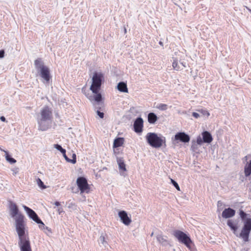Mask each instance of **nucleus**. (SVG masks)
Instances as JSON below:
<instances>
[{
	"label": "nucleus",
	"instance_id": "f257e3e1",
	"mask_svg": "<svg viewBox=\"0 0 251 251\" xmlns=\"http://www.w3.org/2000/svg\"><path fill=\"white\" fill-rule=\"evenodd\" d=\"M15 227L19 236L18 245L21 251H32L29 237L25 235V216L19 215L15 218Z\"/></svg>",
	"mask_w": 251,
	"mask_h": 251
},
{
	"label": "nucleus",
	"instance_id": "f03ea898",
	"mask_svg": "<svg viewBox=\"0 0 251 251\" xmlns=\"http://www.w3.org/2000/svg\"><path fill=\"white\" fill-rule=\"evenodd\" d=\"M34 66L40 76L46 82H49L51 78L50 70L45 65L41 58H38L34 61Z\"/></svg>",
	"mask_w": 251,
	"mask_h": 251
},
{
	"label": "nucleus",
	"instance_id": "7ed1b4c3",
	"mask_svg": "<svg viewBox=\"0 0 251 251\" xmlns=\"http://www.w3.org/2000/svg\"><path fill=\"white\" fill-rule=\"evenodd\" d=\"M148 144L154 148H159L165 143V137L158 136L155 132H149L146 136Z\"/></svg>",
	"mask_w": 251,
	"mask_h": 251
},
{
	"label": "nucleus",
	"instance_id": "20e7f679",
	"mask_svg": "<svg viewBox=\"0 0 251 251\" xmlns=\"http://www.w3.org/2000/svg\"><path fill=\"white\" fill-rule=\"evenodd\" d=\"M104 82V75L101 72L95 71L92 78V84L90 86V90L93 93L100 91L101 85Z\"/></svg>",
	"mask_w": 251,
	"mask_h": 251
},
{
	"label": "nucleus",
	"instance_id": "39448f33",
	"mask_svg": "<svg viewBox=\"0 0 251 251\" xmlns=\"http://www.w3.org/2000/svg\"><path fill=\"white\" fill-rule=\"evenodd\" d=\"M76 183L80 194H88L92 191L91 185L88 184L87 180L85 177H78L76 179Z\"/></svg>",
	"mask_w": 251,
	"mask_h": 251
},
{
	"label": "nucleus",
	"instance_id": "423d86ee",
	"mask_svg": "<svg viewBox=\"0 0 251 251\" xmlns=\"http://www.w3.org/2000/svg\"><path fill=\"white\" fill-rule=\"evenodd\" d=\"M174 235L180 242L184 244L189 249H191L190 245L192 241L190 238L185 233L180 230H176L174 232Z\"/></svg>",
	"mask_w": 251,
	"mask_h": 251
},
{
	"label": "nucleus",
	"instance_id": "0eeeda50",
	"mask_svg": "<svg viewBox=\"0 0 251 251\" xmlns=\"http://www.w3.org/2000/svg\"><path fill=\"white\" fill-rule=\"evenodd\" d=\"M251 230V219L248 218L244 222V226L240 234V237L244 241L247 242L249 240V236Z\"/></svg>",
	"mask_w": 251,
	"mask_h": 251
},
{
	"label": "nucleus",
	"instance_id": "6e6552de",
	"mask_svg": "<svg viewBox=\"0 0 251 251\" xmlns=\"http://www.w3.org/2000/svg\"><path fill=\"white\" fill-rule=\"evenodd\" d=\"M201 136H198L197 143L199 145H201L203 143H210L212 140V136L211 133L207 131H204L201 133Z\"/></svg>",
	"mask_w": 251,
	"mask_h": 251
},
{
	"label": "nucleus",
	"instance_id": "1a4fd4ad",
	"mask_svg": "<svg viewBox=\"0 0 251 251\" xmlns=\"http://www.w3.org/2000/svg\"><path fill=\"white\" fill-rule=\"evenodd\" d=\"M172 140L176 143L182 142L185 144L190 141V137L184 132H179L176 134L174 138H172Z\"/></svg>",
	"mask_w": 251,
	"mask_h": 251
},
{
	"label": "nucleus",
	"instance_id": "9d476101",
	"mask_svg": "<svg viewBox=\"0 0 251 251\" xmlns=\"http://www.w3.org/2000/svg\"><path fill=\"white\" fill-rule=\"evenodd\" d=\"M23 207L24 209L26 212L27 214H28V216L30 217V218L32 219L34 222L37 223L38 224H42V226H45V224L43 223V222L39 219L37 214L34 211H33L31 208H29L28 207L24 205Z\"/></svg>",
	"mask_w": 251,
	"mask_h": 251
},
{
	"label": "nucleus",
	"instance_id": "9b49d317",
	"mask_svg": "<svg viewBox=\"0 0 251 251\" xmlns=\"http://www.w3.org/2000/svg\"><path fill=\"white\" fill-rule=\"evenodd\" d=\"M37 120L38 125V130H39L46 131L51 127V120L37 118Z\"/></svg>",
	"mask_w": 251,
	"mask_h": 251
},
{
	"label": "nucleus",
	"instance_id": "f8f14e48",
	"mask_svg": "<svg viewBox=\"0 0 251 251\" xmlns=\"http://www.w3.org/2000/svg\"><path fill=\"white\" fill-rule=\"evenodd\" d=\"M144 121L142 118L138 117L134 121L133 130L138 134L141 133L143 130Z\"/></svg>",
	"mask_w": 251,
	"mask_h": 251
},
{
	"label": "nucleus",
	"instance_id": "ddd939ff",
	"mask_svg": "<svg viewBox=\"0 0 251 251\" xmlns=\"http://www.w3.org/2000/svg\"><path fill=\"white\" fill-rule=\"evenodd\" d=\"M38 118L51 120L52 118V113L51 108L48 106H45L41 110L40 117Z\"/></svg>",
	"mask_w": 251,
	"mask_h": 251
},
{
	"label": "nucleus",
	"instance_id": "4468645a",
	"mask_svg": "<svg viewBox=\"0 0 251 251\" xmlns=\"http://www.w3.org/2000/svg\"><path fill=\"white\" fill-rule=\"evenodd\" d=\"M9 208L10 212V215L14 219L17 217L19 215H23L19 212V209L16 204L12 201H9Z\"/></svg>",
	"mask_w": 251,
	"mask_h": 251
},
{
	"label": "nucleus",
	"instance_id": "2eb2a0df",
	"mask_svg": "<svg viewBox=\"0 0 251 251\" xmlns=\"http://www.w3.org/2000/svg\"><path fill=\"white\" fill-rule=\"evenodd\" d=\"M118 215L120 218L122 222L126 226H128L131 223V219L128 216L125 211H121L119 212Z\"/></svg>",
	"mask_w": 251,
	"mask_h": 251
},
{
	"label": "nucleus",
	"instance_id": "dca6fc26",
	"mask_svg": "<svg viewBox=\"0 0 251 251\" xmlns=\"http://www.w3.org/2000/svg\"><path fill=\"white\" fill-rule=\"evenodd\" d=\"M246 163L244 173H251V154H248L244 157Z\"/></svg>",
	"mask_w": 251,
	"mask_h": 251
},
{
	"label": "nucleus",
	"instance_id": "f3484780",
	"mask_svg": "<svg viewBox=\"0 0 251 251\" xmlns=\"http://www.w3.org/2000/svg\"><path fill=\"white\" fill-rule=\"evenodd\" d=\"M93 93L94 94V96H90L88 98L90 100H94L95 101L98 103V105H99L100 103L102 100L101 94L100 93V91Z\"/></svg>",
	"mask_w": 251,
	"mask_h": 251
},
{
	"label": "nucleus",
	"instance_id": "a211bd4d",
	"mask_svg": "<svg viewBox=\"0 0 251 251\" xmlns=\"http://www.w3.org/2000/svg\"><path fill=\"white\" fill-rule=\"evenodd\" d=\"M125 142V139L123 137H117L113 142V149L118 148L123 146Z\"/></svg>",
	"mask_w": 251,
	"mask_h": 251
},
{
	"label": "nucleus",
	"instance_id": "6ab92c4d",
	"mask_svg": "<svg viewBox=\"0 0 251 251\" xmlns=\"http://www.w3.org/2000/svg\"><path fill=\"white\" fill-rule=\"evenodd\" d=\"M158 119V117L153 112H150L148 115V121L150 124H154Z\"/></svg>",
	"mask_w": 251,
	"mask_h": 251
},
{
	"label": "nucleus",
	"instance_id": "aec40b11",
	"mask_svg": "<svg viewBox=\"0 0 251 251\" xmlns=\"http://www.w3.org/2000/svg\"><path fill=\"white\" fill-rule=\"evenodd\" d=\"M117 89L121 92L124 93L128 92V89L127 87L126 83L124 81H121L118 83L117 86Z\"/></svg>",
	"mask_w": 251,
	"mask_h": 251
},
{
	"label": "nucleus",
	"instance_id": "412c9836",
	"mask_svg": "<svg viewBox=\"0 0 251 251\" xmlns=\"http://www.w3.org/2000/svg\"><path fill=\"white\" fill-rule=\"evenodd\" d=\"M235 214V211L230 208L226 209L224 210L222 213V216L225 218H229L233 216H234Z\"/></svg>",
	"mask_w": 251,
	"mask_h": 251
},
{
	"label": "nucleus",
	"instance_id": "4be33fe9",
	"mask_svg": "<svg viewBox=\"0 0 251 251\" xmlns=\"http://www.w3.org/2000/svg\"><path fill=\"white\" fill-rule=\"evenodd\" d=\"M117 162L119 169L122 171H126V164L123 159L122 158L117 157Z\"/></svg>",
	"mask_w": 251,
	"mask_h": 251
},
{
	"label": "nucleus",
	"instance_id": "5701e85b",
	"mask_svg": "<svg viewBox=\"0 0 251 251\" xmlns=\"http://www.w3.org/2000/svg\"><path fill=\"white\" fill-rule=\"evenodd\" d=\"M4 153L5 159L8 162L11 164H14L16 162V160L12 157L8 151H4Z\"/></svg>",
	"mask_w": 251,
	"mask_h": 251
},
{
	"label": "nucleus",
	"instance_id": "b1692460",
	"mask_svg": "<svg viewBox=\"0 0 251 251\" xmlns=\"http://www.w3.org/2000/svg\"><path fill=\"white\" fill-rule=\"evenodd\" d=\"M227 225L234 232L237 230L238 228L237 224L233 221L229 220L227 222Z\"/></svg>",
	"mask_w": 251,
	"mask_h": 251
},
{
	"label": "nucleus",
	"instance_id": "393cba45",
	"mask_svg": "<svg viewBox=\"0 0 251 251\" xmlns=\"http://www.w3.org/2000/svg\"><path fill=\"white\" fill-rule=\"evenodd\" d=\"M53 146L55 149L60 151L62 154H65L66 152V150L63 149L60 145L58 144H54Z\"/></svg>",
	"mask_w": 251,
	"mask_h": 251
},
{
	"label": "nucleus",
	"instance_id": "a878e982",
	"mask_svg": "<svg viewBox=\"0 0 251 251\" xmlns=\"http://www.w3.org/2000/svg\"><path fill=\"white\" fill-rule=\"evenodd\" d=\"M157 240L160 244H164L167 242V240L165 239L162 235H158L157 236Z\"/></svg>",
	"mask_w": 251,
	"mask_h": 251
},
{
	"label": "nucleus",
	"instance_id": "bb28decb",
	"mask_svg": "<svg viewBox=\"0 0 251 251\" xmlns=\"http://www.w3.org/2000/svg\"><path fill=\"white\" fill-rule=\"evenodd\" d=\"M156 108L160 110L164 111L167 109L168 105L164 103H159L156 106Z\"/></svg>",
	"mask_w": 251,
	"mask_h": 251
},
{
	"label": "nucleus",
	"instance_id": "cd10ccee",
	"mask_svg": "<svg viewBox=\"0 0 251 251\" xmlns=\"http://www.w3.org/2000/svg\"><path fill=\"white\" fill-rule=\"evenodd\" d=\"M198 145L199 144H197V141L196 142L194 140L192 141V145H191V150L193 151H197L198 150Z\"/></svg>",
	"mask_w": 251,
	"mask_h": 251
},
{
	"label": "nucleus",
	"instance_id": "c85d7f7f",
	"mask_svg": "<svg viewBox=\"0 0 251 251\" xmlns=\"http://www.w3.org/2000/svg\"><path fill=\"white\" fill-rule=\"evenodd\" d=\"M37 183L38 186L42 189H44L46 188V186L44 184V183L42 181V180L40 178H38L37 179Z\"/></svg>",
	"mask_w": 251,
	"mask_h": 251
},
{
	"label": "nucleus",
	"instance_id": "c756f323",
	"mask_svg": "<svg viewBox=\"0 0 251 251\" xmlns=\"http://www.w3.org/2000/svg\"><path fill=\"white\" fill-rule=\"evenodd\" d=\"M171 181L172 183L173 184V185L175 187V188L178 190L180 191V187L178 185V184L176 182L174 179L172 178H170Z\"/></svg>",
	"mask_w": 251,
	"mask_h": 251
},
{
	"label": "nucleus",
	"instance_id": "7c9ffc66",
	"mask_svg": "<svg viewBox=\"0 0 251 251\" xmlns=\"http://www.w3.org/2000/svg\"><path fill=\"white\" fill-rule=\"evenodd\" d=\"M172 66L174 69L178 71L179 69V67L178 65V63L177 61H174L172 63Z\"/></svg>",
	"mask_w": 251,
	"mask_h": 251
},
{
	"label": "nucleus",
	"instance_id": "2f4dec72",
	"mask_svg": "<svg viewBox=\"0 0 251 251\" xmlns=\"http://www.w3.org/2000/svg\"><path fill=\"white\" fill-rule=\"evenodd\" d=\"M72 159H71L70 163L72 164H75L76 162V156L75 153H73L72 154Z\"/></svg>",
	"mask_w": 251,
	"mask_h": 251
},
{
	"label": "nucleus",
	"instance_id": "473e14b6",
	"mask_svg": "<svg viewBox=\"0 0 251 251\" xmlns=\"http://www.w3.org/2000/svg\"><path fill=\"white\" fill-rule=\"evenodd\" d=\"M96 112L98 116H99V117L100 118L103 119L104 118V114L103 112H101L99 109H97V110H96Z\"/></svg>",
	"mask_w": 251,
	"mask_h": 251
},
{
	"label": "nucleus",
	"instance_id": "72a5a7b5",
	"mask_svg": "<svg viewBox=\"0 0 251 251\" xmlns=\"http://www.w3.org/2000/svg\"><path fill=\"white\" fill-rule=\"evenodd\" d=\"M240 216L241 218L243 220H244L246 218L247 214L243 211L241 210L240 212Z\"/></svg>",
	"mask_w": 251,
	"mask_h": 251
},
{
	"label": "nucleus",
	"instance_id": "f704fd0d",
	"mask_svg": "<svg viewBox=\"0 0 251 251\" xmlns=\"http://www.w3.org/2000/svg\"><path fill=\"white\" fill-rule=\"evenodd\" d=\"M64 157L65 158V160H66L67 162H69L70 163V160H71V159H70L66 155V153H65V154H62Z\"/></svg>",
	"mask_w": 251,
	"mask_h": 251
},
{
	"label": "nucleus",
	"instance_id": "c9c22d12",
	"mask_svg": "<svg viewBox=\"0 0 251 251\" xmlns=\"http://www.w3.org/2000/svg\"><path fill=\"white\" fill-rule=\"evenodd\" d=\"M4 50H0V58H2L4 56Z\"/></svg>",
	"mask_w": 251,
	"mask_h": 251
},
{
	"label": "nucleus",
	"instance_id": "e433bc0d",
	"mask_svg": "<svg viewBox=\"0 0 251 251\" xmlns=\"http://www.w3.org/2000/svg\"><path fill=\"white\" fill-rule=\"evenodd\" d=\"M192 116L195 118H198L200 117L199 114L195 112H193Z\"/></svg>",
	"mask_w": 251,
	"mask_h": 251
},
{
	"label": "nucleus",
	"instance_id": "4c0bfd02",
	"mask_svg": "<svg viewBox=\"0 0 251 251\" xmlns=\"http://www.w3.org/2000/svg\"><path fill=\"white\" fill-rule=\"evenodd\" d=\"M102 104H103L102 103H100V104L98 105V103H97V105H95L96 111L97 110V109H99V110H100L101 109V106L100 105H102Z\"/></svg>",
	"mask_w": 251,
	"mask_h": 251
},
{
	"label": "nucleus",
	"instance_id": "58836bf2",
	"mask_svg": "<svg viewBox=\"0 0 251 251\" xmlns=\"http://www.w3.org/2000/svg\"><path fill=\"white\" fill-rule=\"evenodd\" d=\"M113 152L115 155H118L119 153V151L118 148L113 149Z\"/></svg>",
	"mask_w": 251,
	"mask_h": 251
},
{
	"label": "nucleus",
	"instance_id": "ea45409f",
	"mask_svg": "<svg viewBox=\"0 0 251 251\" xmlns=\"http://www.w3.org/2000/svg\"><path fill=\"white\" fill-rule=\"evenodd\" d=\"M202 113L204 115H207V116L209 115L208 112L206 110H202Z\"/></svg>",
	"mask_w": 251,
	"mask_h": 251
},
{
	"label": "nucleus",
	"instance_id": "a19ab883",
	"mask_svg": "<svg viewBox=\"0 0 251 251\" xmlns=\"http://www.w3.org/2000/svg\"><path fill=\"white\" fill-rule=\"evenodd\" d=\"M0 120L1 121L3 122H7L6 118H5L4 116H3L0 117Z\"/></svg>",
	"mask_w": 251,
	"mask_h": 251
},
{
	"label": "nucleus",
	"instance_id": "79ce46f5",
	"mask_svg": "<svg viewBox=\"0 0 251 251\" xmlns=\"http://www.w3.org/2000/svg\"><path fill=\"white\" fill-rule=\"evenodd\" d=\"M100 239H101V241L102 244H103L104 242H105V237L103 236H100Z\"/></svg>",
	"mask_w": 251,
	"mask_h": 251
},
{
	"label": "nucleus",
	"instance_id": "37998d69",
	"mask_svg": "<svg viewBox=\"0 0 251 251\" xmlns=\"http://www.w3.org/2000/svg\"><path fill=\"white\" fill-rule=\"evenodd\" d=\"M54 204L56 205V206H59L60 205V202H58V201H56L54 203Z\"/></svg>",
	"mask_w": 251,
	"mask_h": 251
},
{
	"label": "nucleus",
	"instance_id": "c03bdc74",
	"mask_svg": "<svg viewBox=\"0 0 251 251\" xmlns=\"http://www.w3.org/2000/svg\"><path fill=\"white\" fill-rule=\"evenodd\" d=\"M39 228H40L41 229H43L44 227V226H43L42 224H39Z\"/></svg>",
	"mask_w": 251,
	"mask_h": 251
},
{
	"label": "nucleus",
	"instance_id": "a18cd8bd",
	"mask_svg": "<svg viewBox=\"0 0 251 251\" xmlns=\"http://www.w3.org/2000/svg\"><path fill=\"white\" fill-rule=\"evenodd\" d=\"M159 44L160 45H161V46L163 47V43L161 41H159Z\"/></svg>",
	"mask_w": 251,
	"mask_h": 251
},
{
	"label": "nucleus",
	"instance_id": "49530a36",
	"mask_svg": "<svg viewBox=\"0 0 251 251\" xmlns=\"http://www.w3.org/2000/svg\"><path fill=\"white\" fill-rule=\"evenodd\" d=\"M124 30L125 34H126V33L127 31H126V27L125 26L124 27Z\"/></svg>",
	"mask_w": 251,
	"mask_h": 251
},
{
	"label": "nucleus",
	"instance_id": "de8ad7c7",
	"mask_svg": "<svg viewBox=\"0 0 251 251\" xmlns=\"http://www.w3.org/2000/svg\"><path fill=\"white\" fill-rule=\"evenodd\" d=\"M0 151H3V152H4V151H6L5 150L2 149L0 147Z\"/></svg>",
	"mask_w": 251,
	"mask_h": 251
},
{
	"label": "nucleus",
	"instance_id": "09e8293b",
	"mask_svg": "<svg viewBox=\"0 0 251 251\" xmlns=\"http://www.w3.org/2000/svg\"><path fill=\"white\" fill-rule=\"evenodd\" d=\"M251 174H250V173H248V174H246V176H250Z\"/></svg>",
	"mask_w": 251,
	"mask_h": 251
}]
</instances>
